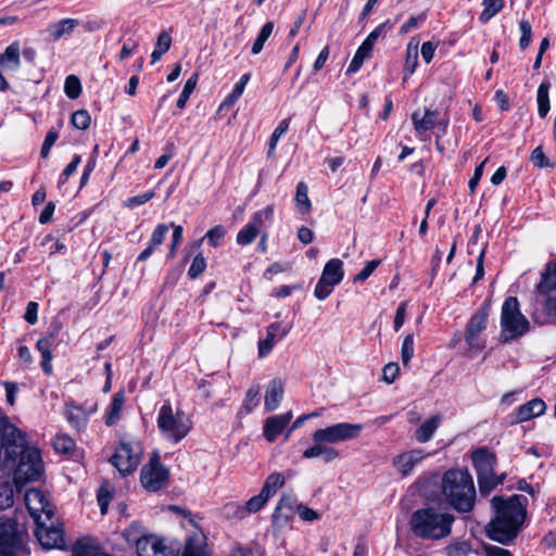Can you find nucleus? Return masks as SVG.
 I'll return each mask as SVG.
<instances>
[{
  "label": "nucleus",
  "mask_w": 556,
  "mask_h": 556,
  "mask_svg": "<svg viewBox=\"0 0 556 556\" xmlns=\"http://www.w3.org/2000/svg\"><path fill=\"white\" fill-rule=\"evenodd\" d=\"M292 419V413L275 415L268 417L263 427V434L268 442L276 441L277 437L282 433Z\"/></svg>",
  "instance_id": "obj_21"
},
{
  "label": "nucleus",
  "mask_w": 556,
  "mask_h": 556,
  "mask_svg": "<svg viewBox=\"0 0 556 556\" xmlns=\"http://www.w3.org/2000/svg\"><path fill=\"white\" fill-rule=\"evenodd\" d=\"M291 330L290 325L273 323L266 328V337L258 341V356H267L275 344L281 341Z\"/></svg>",
  "instance_id": "obj_18"
},
{
  "label": "nucleus",
  "mask_w": 556,
  "mask_h": 556,
  "mask_svg": "<svg viewBox=\"0 0 556 556\" xmlns=\"http://www.w3.org/2000/svg\"><path fill=\"white\" fill-rule=\"evenodd\" d=\"M51 346H52V339L50 338H40L37 343L36 348L41 354V368L42 371L50 376L52 374V353H51Z\"/></svg>",
  "instance_id": "obj_30"
},
{
  "label": "nucleus",
  "mask_w": 556,
  "mask_h": 556,
  "mask_svg": "<svg viewBox=\"0 0 556 556\" xmlns=\"http://www.w3.org/2000/svg\"><path fill=\"white\" fill-rule=\"evenodd\" d=\"M295 207L301 215H306L312 211V202L308 198V187L304 181L296 185L295 190Z\"/></svg>",
  "instance_id": "obj_31"
},
{
  "label": "nucleus",
  "mask_w": 556,
  "mask_h": 556,
  "mask_svg": "<svg viewBox=\"0 0 556 556\" xmlns=\"http://www.w3.org/2000/svg\"><path fill=\"white\" fill-rule=\"evenodd\" d=\"M14 504V490L9 481L0 482V510L12 507Z\"/></svg>",
  "instance_id": "obj_38"
},
{
  "label": "nucleus",
  "mask_w": 556,
  "mask_h": 556,
  "mask_svg": "<svg viewBox=\"0 0 556 556\" xmlns=\"http://www.w3.org/2000/svg\"><path fill=\"white\" fill-rule=\"evenodd\" d=\"M501 328L503 342L516 340L530 329V323L520 312L519 301L516 296H508L502 305Z\"/></svg>",
  "instance_id": "obj_7"
},
{
  "label": "nucleus",
  "mask_w": 556,
  "mask_h": 556,
  "mask_svg": "<svg viewBox=\"0 0 556 556\" xmlns=\"http://www.w3.org/2000/svg\"><path fill=\"white\" fill-rule=\"evenodd\" d=\"M79 25V20L70 17L62 18L58 22L49 24L47 31L54 41H58L62 38L71 36L74 29Z\"/></svg>",
  "instance_id": "obj_24"
},
{
  "label": "nucleus",
  "mask_w": 556,
  "mask_h": 556,
  "mask_svg": "<svg viewBox=\"0 0 556 556\" xmlns=\"http://www.w3.org/2000/svg\"><path fill=\"white\" fill-rule=\"evenodd\" d=\"M454 515L437 507H422L412 513L409 529L421 540L440 541L451 535Z\"/></svg>",
  "instance_id": "obj_4"
},
{
  "label": "nucleus",
  "mask_w": 556,
  "mask_h": 556,
  "mask_svg": "<svg viewBox=\"0 0 556 556\" xmlns=\"http://www.w3.org/2000/svg\"><path fill=\"white\" fill-rule=\"evenodd\" d=\"M394 23L392 22V20H387L383 23L379 24L372 31H370L366 38L376 43L377 40L381 37H384L390 29H392Z\"/></svg>",
  "instance_id": "obj_55"
},
{
  "label": "nucleus",
  "mask_w": 556,
  "mask_h": 556,
  "mask_svg": "<svg viewBox=\"0 0 556 556\" xmlns=\"http://www.w3.org/2000/svg\"><path fill=\"white\" fill-rule=\"evenodd\" d=\"M35 535L42 547L64 548V532L60 526H55L51 520L46 525L45 520L36 522Z\"/></svg>",
  "instance_id": "obj_17"
},
{
  "label": "nucleus",
  "mask_w": 556,
  "mask_h": 556,
  "mask_svg": "<svg viewBox=\"0 0 556 556\" xmlns=\"http://www.w3.org/2000/svg\"><path fill=\"white\" fill-rule=\"evenodd\" d=\"M479 492L482 496H489L498 485L495 480V473L477 478Z\"/></svg>",
  "instance_id": "obj_50"
},
{
  "label": "nucleus",
  "mask_w": 556,
  "mask_h": 556,
  "mask_svg": "<svg viewBox=\"0 0 556 556\" xmlns=\"http://www.w3.org/2000/svg\"><path fill=\"white\" fill-rule=\"evenodd\" d=\"M124 402L125 394L123 391H118L113 395L112 402L110 403L104 417L106 426H113L119 420Z\"/></svg>",
  "instance_id": "obj_27"
},
{
  "label": "nucleus",
  "mask_w": 556,
  "mask_h": 556,
  "mask_svg": "<svg viewBox=\"0 0 556 556\" xmlns=\"http://www.w3.org/2000/svg\"><path fill=\"white\" fill-rule=\"evenodd\" d=\"M172 227H173V235H172V243H170L169 252H168V258H173L175 256L177 248L182 241V231H184L182 227L180 225L172 224Z\"/></svg>",
  "instance_id": "obj_58"
},
{
  "label": "nucleus",
  "mask_w": 556,
  "mask_h": 556,
  "mask_svg": "<svg viewBox=\"0 0 556 556\" xmlns=\"http://www.w3.org/2000/svg\"><path fill=\"white\" fill-rule=\"evenodd\" d=\"M522 495L509 497L496 495L491 500L493 518L486 527L488 536L502 544H509L519 533L526 519V507Z\"/></svg>",
  "instance_id": "obj_2"
},
{
  "label": "nucleus",
  "mask_w": 556,
  "mask_h": 556,
  "mask_svg": "<svg viewBox=\"0 0 556 556\" xmlns=\"http://www.w3.org/2000/svg\"><path fill=\"white\" fill-rule=\"evenodd\" d=\"M2 434L7 442L8 457L15 459L20 457L14 471V483L24 484L38 480L43 473V462L41 453L37 447L27 444L26 434L10 422L1 425Z\"/></svg>",
  "instance_id": "obj_1"
},
{
  "label": "nucleus",
  "mask_w": 556,
  "mask_h": 556,
  "mask_svg": "<svg viewBox=\"0 0 556 556\" xmlns=\"http://www.w3.org/2000/svg\"><path fill=\"white\" fill-rule=\"evenodd\" d=\"M519 30L521 33V37L519 39V47L521 50H526L529 47L532 39L531 23L528 20L522 18L519 22Z\"/></svg>",
  "instance_id": "obj_51"
},
{
  "label": "nucleus",
  "mask_w": 556,
  "mask_h": 556,
  "mask_svg": "<svg viewBox=\"0 0 556 556\" xmlns=\"http://www.w3.org/2000/svg\"><path fill=\"white\" fill-rule=\"evenodd\" d=\"M58 138H59V135L55 130L48 131V134L46 135L45 141L42 143L41 150H40L41 157L46 159L49 155L50 150H51L52 146L55 143V141L58 140Z\"/></svg>",
  "instance_id": "obj_60"
},
{
  "label": "nucleus",
  "mask_w": 556,
  "mask_h": 556,
  "mask_svg": "<svg viewBox=\"0 0 556 556\" xmlns=\"http://www.w3.org/2000/svg\"><path fill=\"white\" fill-rule=\"evenodd\" d=\"M225 235H226V229L224 226H222V225L214 226L205 233V236L202 239L199 240L198 245H200L204 239H207L210 245L217 248V247L222 245Z\"/></svg>",
  "instance_id": "obj_41"
},
{
  "label": "nucleus",
  "mask_w": 556,
  "mask_h": 556,
  "mask_svg": "<svg viewBox=\"0 0 556 556\" xmlns=\"http://www.w3.org/2000/svg\"><path fill=\"white\" fill-rule=\"evenodd\" d=\"M138 556H178L179 548L167 545L155 535H142L136 542Z\"/></svg>",
  "instance_id": "obj_15"
},
{
  "label": "nucleus",
  "mask_w": 556,
  "mask_h": 556,
  "mask_svg": "<svg viewBox=\"0 0 556 556\" xmlns=\"http://www.w3.org/2000/svg\"><path fill=\"white\" fill-rule=\"evenodd\" d=\"M154 195H155L154 191H147L142 194H138V195L128 198L126 201V205L131 208L142 205V204L149 202L151 199H153Z\"/></svg>",
  "instance_id": "obj_61"
},
{
  "label": "nucleus",
  "mask_w": 556,
  "mask_h": 556,
  "mask_svg": "<svg viewBox=\"0 0 556 556\" xmlns=\"http://www.w3.org/2000/svg\"><path fill=\"white\" fill-rule=\"evenodd\" d=\"M551 88V83L548 80H544L538 88L536 92V101H538V112L540 117L544 118L549 111V97L548 91Z\"/></svg>",
  "instance_id": "obj_34"
},
{
  "label": "nucleus",
  "mask_w": 556,
  "mask_h": 556,
  "mask_svg": "<svg viewBox=\"0 0 556 556\" xmlns=\"http://www.w3.org/2000/svg\"><path fill=\"white\" fill-rule=\"evenodd\" d=\"M274 30V23L267 22L262 27L261 31L258 33L253 46H252V53L258 54L263 48L267 39L270 37L271 33Z\"/></svg>",
  "instance_id": "obj_40"
},
{
  "label": "nucleus",
  "mask_w": 556,
  "mask_h": 556,
  "mask_svg": "<svg viewBox=\"0 0 556 556\" xmlns=\"http://www.w3.org/2000/svg\"><path fill=\"white\" fill-rule=\"evenodd\" d=\"M314 445L303 452V458H321L325 463H331L340 457V452L325 442L313 441Z\"/></svg>",
  "instance_id": "obj_22"
},
{
  "label": "nucleus",
  "mask_w": 556,
  "mask_h": 556,
  "mask_svg": "<svg viewBox=\"0 0 556 556\" xmlns=\"http://www.w3.org/2000/svg\"><path fill=\"white\" fill-rule=\"evenodd\" d=\"M471 460L477 478L495 473L496 456L485 447H479L471 453Z\"/></svg>",
  "instance_id": "obj_20"
},
{
  "label": "nucleus",
  "mask_w": 556,
  "mask_h": 556,
  "mask_svg": "<svg viewBox=\"0 0 556 556\" xmlns=\"http://www.w3.org/2000/svg\"><path fill=\"white\" fill-rule=\"evenodd\" d=\"M380 260H371L366 263L365 267L354 277V282H364L380 265Z\"/></svg>",
  "instance_id": "obj_57"
},
{
  "label": "nucleus",
  "mask_w": 556,
  "mask_h": 556,
  "mask_svg": "<svg viewBox=\"0 0 556 556\" xmlns=\"http://www.w3.org/2000/svg\"><path fill=\"white\" fill-rule=\"evenodd\" d=\"M269 498L262 492L258 495L251 497L244 506L248 513H256L267 503Z\"/></svg>",
  "instance_id": "obj_56"
},
{
  "label": "nucleus",
  "mask_w": 556,
  "mask_h": 556,
  "mask_svg": "<svg viewBox=\"0 0 556 556\" xmlns=\"http://www.w3.org/2000/svg\"><path fill=\"white\" fill-rule=\"evenodd\" d=\"M260 386L251 387L247 393L241 406V412L250 414L258 405Z\"/></svg>",
  "instance_id": "obj_43"
},
{
  "label": "nucleus",
  "mask_w": 556,
  "mask_h": 556,
  "mask_svg": "<svg viewBox=\"0 0 556 556\" xmlns=\"http://www.w3.org/2000/svg\"><path fill=\"white\" fill-rule=\"evenodd\" d=\"M482 5L483 10L479 20L485 24L504 8V0H483Z\"/></svg>",
  "instance_id": "obj_36"
},
{
  "label": "nucleus",
  "mask_w": 556,
  "mask_h": 556,
  "mask_svg": "<svg viewBox=\"0 0 556 556\" xmlns=\"http://www.w3.org/2000/svg\"><path fill=\"white\" fill-rule=\"evenodd\" d=\"M441 492L446 504L458 513H470L476 504L477 491L467 468H453L441 478Z\"/></svg>",
  "instance_id": "obj_3"
},
{
  "label": "nucleus",
  "mask_w": 556,
  "mask_h": 556,
  "mask_svg": "<svg viewBox=\"0 0 556 556\" xmlns=\"http://www.w3.org/2000/svg\"><path fill=\"white\" fill-rule=\"evenodd\" d=\"M546 404L541 399H533L522 405H520L515 414L516 422H525L534 417H539L544 414Z\"/></svg>",
  "instance_id": "obj_23"
},
{
  "label": "nucleus",
  "mask_w": 556,
  "mask_h": 556,
  "mask_svg": "<svg viewBox=\"0 0 556 556\" xmlns=\"http://www.w3.org/2000/svg\"><path fill=\"white\" fill-rule=\"evenodd\" d=\"M418 66V45L409 42L406 48V56L404 64V80H406Z\"/></svg>",
  "instance_id": "obj_35"
},
{
  "label": "nucleus",
  "mask_w": 556,
  "mask_h": 556,
  "mask_svg": "<svg viewBox=\"0 0 556 556\" xmlns=\"http://www.w3.org/2000/svg\"><path fill=\"white\" fill-rule=\"evenodd\" d=\"M439 112L437 110L426 109L424 115H420L419 111L412 114V122L415 130L418 134H424L434 127H438L437 137H443L447 131L448 119H438Z\"/></svg>",
  "instance_id": "obj_16"
},
{
  "label": "nucleus",
  "mask_w": 556,
  "mask_h": 556,
  "mask_svg": "<svg viewBox=\"0 0 556 556\" xmlns=\"http://www.w3.org/2000/svg\"><path fill=\"white\" fill-rule=\"evenodd\" d=\"M414 356V336L413 333H408L405 336L402 348H401V358L404 366H407L410 359Z\"/></svg>",
  "instance_id": "obj_49"
},
{
  "label": "nucleus",
  "mask_w": 556,
  "mask_h": 556,
  "mask_svg": "<svg viewBox=\"0 0 556 556\" xmlns=\"http://www.w3.org/2000/svg\"><path fill=\"white\" fill-rule=\"evenodd\" d=\"M67 421L77 430H84L88 424V414L79 406H71L66 413Z\"/></svg>",
  "instance_id": "obj_33"
},
{
  "label": "nucleus",
  "mask_w": 556,
  "mask_h": 556,
  "mask_svg": "<svg viewBox=\"0 0 556 556\" xmlns=\"http://www.w3.org/2000/svg\"><path fill=\"white\" fill-rule=\"evenodd\" d=\"M343 278V262L340 258H331L324 266L321 276L315 286L314 295L320 301L327 299L334 286L339 285Z\"/></svg>",
  "instance_id": "obj_12"
},
{
  "label": "nucleus",
  "mask_w": 556,
  "mask_h": 556,
  "mask_svg": "<svg viewBox=\"0 0 556 556\" xmlns=\"http://www.w3.org/2000/svg\"><path fill=\"white\" fill-rule=\"evenodd\" d=\"M156 422L163 437L173 443L180 442L192 428L190 418L182 410L174 413L169 403L161 406Z\"/></svg>",
  "instance_id": "obj_8"
},
{
  "label": "nucleus",
  "mask_w": 556,
  "mask_h": 556,
  "mask_svg": "<svg viewBox=\"0 0 556 556\" xmlns=\"http://www.w3.org/2000/svg\"><path fill=\"white\" fill-rule=\"evenodd\" d=\"M98 504L102 515H105L111 501V493L106 488L101 486L97 494Z\"/></svg>",
  "instance_id": "obj_64"
},
{
  "label": "nucleus",
  "mask_w": 556,
  "mask_h": 556,
  "mask_svg": "<svg viewBox=\"0 0 556 556\" xmlns=\"http://www.w3.org/2000/svg\"><path fill=\"white\" fill-rule=\"evenodd\" d=\"M296 500L293 495L285 494L277 504L276 513H281L285 509L292 511L294 507L296 508Z\"/></svg>",
  "instance_id": "obj_63"
},
{
  "label": "nucleus",
  "mask_w": 556,
  "mask_h": 556,
  "mask_svg": "<svg viewBox=\"0 0 556 556\" xmlns=\"http://www.w3.org/2000/svg\"><path fill=\"white\" fill-rule=\"evenodd\" d=\"M250 79L249 74H243L238 83H236L232 91L227 96L224 101L225 105H232L242 96L244 88Z\"/></svg>",
  "instance_id": "obj_44"
},
{
  "label": "nucleus",
  "mask_w": 556,
  "mask_h": 556,
  "mask_svg": "<svg viewBox=\"0 0 556 556\" xmlns=\"http://www.w3.org/2000/svg\"><path fill=\"white\" fill-rule=\"evenodd\" d=\"M64 91L70 99H77L81 93V84L77 76L70 75L65 79Z\"/></svg>",
  "instance_id": "obj_46"
},
{
  "label": "nucleus",
  "mask_w": 556,
  "mask_h": 556,
  "mask_svg": "<svg viewBox=\"0 0 556 556\" xmlns=\"http://www.w3.org/2000/svg\"><path fill=\"white\" fill-rule=\"evenodd\" d=\"M289 124H290V118H285L282 119L279 125L276 127V129L274 130V132L271 134L270 136V139H269V147H268V154L270 155L271 153H274L275 149H276V146L280 139V137L286 134V131L288 130L289 128Z\"/></svg>",
  "instance_id": "obj_47"
},
{
  "label": "nucleus",
  "mask_w": 556,
  "mask_h": 556,
  "mask_svg": "<svg viewBox=\"0 0 556 556\" xmlns=\"http://www.w3.org/2000/svg\"><path fill=\"white\" fill-rule=\"evenodd\" d=\"M90 114L86 110H78L72 115V124L75 128L85 130L90 126Z\"/></svg>",
  "instance_id": "obj_54"
},
{
  "label": "nucleus",
  "mask_w": 556,
  "mask_h": 556,
  "mask_svg": "<svg viewBox=\"0 0 556 556\" xmlns=\"http://www.w3.org/2000/svg\"><path fill=\"white\" fill-rule=\"evenodd\" d=\"M285 483V477L282 473L274 472L269 475L265 483L261 490L263 494H265L268 498L274 496L279 488H281Z\"/></svg>",
  "instance_id": "obj_37"
},
{
  "label": "nucleus",
  "mask_w": 556,
  "mask_h": 556,
  "mask_svg": "<svg viewBox=\"0 0 556 556\" xmlns=\"http://www.w3.org/2000/svg\"><path fill=\"white\" fill-rule=\"evenodd\" d=\"M441 422V416L437 415L426 420L420 427L415 431V439L419 443H426L433 437L434 432L439 428Z\"/></svg>",
  "instance_id": "obj_29"
},
{
  "label": "nucleus",
  "mask_w": 556,
  "mask_h": 556,
  "mask_svg": "<svg viewBox=\"0 0 556 556\" xmlns=\"http://www.w3.org/2000/svg\"><path fill=\"white\" fill-rule=\"evenodd\" d=\"M260 231L254 227V224H251L250 222L239 230L237 233L236 241L239 245H248L251 244Z\"/></svg>",
  "instance_id": "obj_39"
},
{
  "label": "nucleus",
  "mask_w": 556,
  "mask_h": 556,
  "mask_svg": "<svg viewBox=\"0 0 556 556\" xmlns=\"http://www.w3.org/2000/svg\"><path fill=\"white\" fill-rule=\"evenodd\" d=\"M274 222V205L269 204L266 207L255 212L250 220L251 224H254V227L258 231L262 229L268 228Z\"/></svg>",
  "instance_id": "obj_32"
},
{
  "label": "nucleus",
  "mask_w": 556,
  "mask_h": 556,
  "mask_svg": "<svg viewBox=\"0 0 556 556\" xmlns=\"http://www.w3.org/2000/svg\"><path fill=\"white\" fill-rule=\"evenodd\" d=\"M535 290L544 300L533 308V321L540 326L556 325V262L549 261L545 265Z\"/></svg>",
  "instance_id": "obj_5"
},
{
  "label": "nucleus",
  "mask_w": 556,
  "mask_h": 556,
  "mask_svg": "<svg viewBox=\"0 0 556 556\" xmlns=\"http://www.w3.org/2000/svg\"><path fill=\"white\" fill-rule=\"evenodd\" d=\"M27 532L14 518L0 517V556H29Z\"/></svg>",
  "instance_id": "obj_6"
},
{
  "label": "nucleus",
  "mask_w": 556,
  "mask_h": 556,
  "mask_svg": "<svg viewBox=\"0 0 556 556\" xmlns=\"http://www.w3.org/2000/svg\"><path fill=\"white\" fill-rule=\"evenodd\" d=\"M530 161L532 162L533 165H535L540 168L548 167L551 165L549 160L543 152L542 147H536L532 151V153L530 155Z\"/></svg>",
  "instance_id": "obj_59"
},
{
  "label": "nucleus",
  "mask_w": 556,
  "mask_h": 556,
  "mask_svg": "<svg viewBox=\"0 0 556 556\" xmlns=\"http://www.w3.org/2000/svg\"><path fill=\"white\" fill-rule=\"evenodd\" d=\"M53 446L56 452L68 454L74 450L75 442L68 435L60 434L54 438Z\"/></svg>",
  "instance_id": "obj_52"
},
{
  "label": "nucleus",
  "mask_w": 556,
  "mask_h": 556,
  "mask_svg": "<svg viewBox=\"0 0 556 556\" xmlns=\"http://www.w3.org/2000/svg\"><path fill=\"white\" fill-rule=\"evenodd\" d=\"M427 20V14L425 12L420 13L417 16H410L399 29V35L403 36L412 30L418 28L419 25L424 24Z\"/></svg>",
  "instance_id": "obj_53"
},
{
  "label": "nucleus",
  "mask_w": 556,
  "mask_h": 556,
  "mask_svg": "<svg viewBox=\"0 0 556 556\" xmlns=\"http://www.w3.org/2000/svg\"><path fill=\"white\" fill-rule=\"evenodd\" d=\"M400 367L396 363H389L382 369V378L387 383H392L399 376Z\"/></svg>",
  "instance_id": "obj_62"
},
{
  "label": "nucleus",
  "mask_w": 556,
  "mask_h": 556,
  "mask_svg": "<svg viewBox=\"0 0 556 556\" xmlns=\"http://www.w3.org/2000/svg\"><path fill=\"white\" fill-rule=\"evenodd\" d=\"M363 426L359 424L339 422L313 432V441L338 444L359 437Z\"/></svg>",
  "instance_id": "obj_11"
},
{
  "label": "nucleus",
  "mask_w": 556,
  "mask_h": 556,
  "mask_svg": "<svg viewBox=\"0 0 556 556\" xmlns=\"http://www.w3.org/2000/svg\"><path fill=\"white\" fill-rule=\"evenodd\" d=\"M104 554L83 540H78L72 548V556H99Z\"/></svg>",
  "instance_id": "obj_45"
},
{
  "label": "nucleus",
  "mask_w": 556,
  "mask_h": 556,
  "mask_svg": "<svg viewBox=\"0 0 556 556\" xmlns=\"http://www.w3.org/2000/svg\"><path fill=\"white\" fill-rule=\"evenodd\" d=\"M24 501L35 522L43 520V516L47 521L52 519L53 508L41 490L35 488L26 490Z\"/></svg>",
  "instance_id": "obj_14"
},
{
  "label": "nucleus",
  "mask_w": 556,
  "mask_h": 556,
  "mask_svg": "<svg viewBox=\"0 0 556 556\" xmlns=\"http://www.w3.org/2000/svg\"><path fill=\"white\" fill-rule=\"evenodd\" d=\"M141 455L142 447L138 442L121 440L110 462L122 476H127L137 469Z\"/></svg>",
  "instance_id": "obj_10"
},
{
  "label": "nucleus",
  "mask_w": 556,
  "mask_h": 556,
  "mask_svg": "<svg viewBox=\"0 0 556 556\" xmlns=\"http://www.w3.org/2000/svg\"><path fill=\"white\" fill-rule=\"evenodd\" d=\"M283 397V382L279 378H275L269 382L265 393L264 406L267 412L275 410Z\"/></svg>",
  "instance_id": "obj_25"
},
{
  "label": "nucleus",
  "mask_w": 556,
  "mask_h": 556,
  "mask_svg": "<svg viewBox=\"0 0 556 556\" xmlns=\"http://www.w3.org/2000/svg\"><path fill=\"white\" fill-rule=\"evenodd\" d=\"M425 457L426 454L422 450H412L395 456L392 460V465L402 477H407L413 473L416 465Z\"/></svg>",
  "instance_id": "obj_19"
},
{
  "label": "nucleus",
  "mask_w": 556,
  "mask_h": 556,
  "mask_svg": "<svg viewBox=\"0 0 556 556\" xmlns=\"http://www.w3.org/2000/svg\"><path fill=\"white\" fill-rule=\"evenodd\" d=\"M490 309L491 302L485 301L469 318L465 330V341L470 349L482 351L485 348V338L482 333L489 324Z\"/></svg>",
  "instance_id": "obj_9"
},
{
  "label": "nucleus",
  "mask_w": 556,
  "mask_h": 556,
  "mask_svg": "<svg viewBox=\"0 0 556 556\" xmlns=\"http://www.w3.org/2000/svg\"><path fill=\"white\" fill-rule=\"evenodd\" d=\"M205 268H206V260L203 256V254L200 252L193 257L191 265L188 269V276L191 279H195L203 274Z\"/></svg>",
  "instance_id": "obj_48"
},
{
  "label": "nucleus",
  "mask_w": 556,
  "mask_h": 556,
  "mask_svg": "<svg viewBox=\"0 0 556 556\" xmlns=\"http://www.w3.org/2000/svg\"><path fill=\"white\" fill-rule=\"evenodd\" d=\"M182 556H210L205 551L203 534L194 533L187 539Z\"/></svg>",
  "instance_id": "obj_28"
},
{
  "label": "nucleus",
  "mask_w": 556,
  "mask_h": 556,
  "mask_svg": "<svg viewBox=\"0 0 556 556\" xmlns=\"http://www.w3.org/2000/svg\"><path fill=\"white\" fill-rule=\"evenodd\" d=\"M198 74H193L191 77L188 78V80L186 81L185 86H184V89L177 100V108L182 110L190 96L192 94V92L194 91L195 87H197V83H198Z\"/></svg>",
  "instance_id": "obj_42"
},
{
  "label": "nucleus",
  "mask_w": 556,
  "mask_h": 556,
  "mask_svg": "<svg viewBox=\"0 0 556 556\" xmlns=\"http://www.w3.org/2000/svg\"><path fill=\"white\" fill-rule=\"evenodd\" d=\"M168 478V471L161 464L159 456H154L141 469L140 481L142 486L148 491L161 490Z\"/></svg>",
  "instance_id": "obj_13"
},
{
  "label": "nucleus",
  "mask_w": 556,
  "mask_h": 556,
  "mask_svg": "<svg viewBox=\"0 0 556 556\" xmlns=\"http://www.w3.org/2000/svg\"><path fill=\"white\" fill-rule=\"evenodd\" d=\"M21 66V49L17 41L12 42L0 54V67L7 71H17Z\"/></svg>",
  "instance_id": "obj_26"
}]
</instances>
